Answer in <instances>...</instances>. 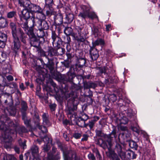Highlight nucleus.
<instances>
[{
    "label": "nucleus",
    "mask_w": 160,
    "mask_h": 160,
    "mask_svg": "<svg viewBox=\"0 0 160 160\" xmlns=\"http://www.w3.org/2000/svg\"><path fill=\"white\" fill-rule=\"evenodd\" d=\"M15 131L14 130L11 129H8L5 130L3 136L5 142L4 146L5 148L9 149L11 148L10 142L12 140V137Z\"/></svg>",
    "instance_id": "f257e3e1"
},
{
    "label": "nucleus",
    "mask_w": 160,
    "mask_h": 160,
    "mask_svg": "<svg viewBox=\"0 0 160 160\" xmlns=\"http://www.w3.org/2000/svg\"><path fill=\"white\" fill-rule=\"evenodd\" d=\"M0 102H4V103L9 106L13 104L12 96L10 93L6 92L0 94Z\"/></svg>",
    "instance_id": "f03ea898"
},
{
    "label": "nucleus",
    "mask_w": 160,
    "mask_h": 160,
    "mask_svg": "<svg viewBox=\"0 0 160 160\" xmlns=\"http://www.w3.org/2000/svg\"><path fill=\"white\" fill-rule=\"evenodd\" d=\"M75 29L78 32V35L76 37V40L78 42H84L87 39V33L84 28L79 27H76Z\"/></svg>",
    "instance_id": "7ed1b4c3"
},
{
    "label": "nucleus",
    "mask_w": 160,
    "mask_h": 160,
    "mask_svg": "<svg viewBox=\"0 0 160 160\" xmlns=\"http://www.w3.org/2000/svg\"><path fill=\"white\" fill-rule=\"evenodd\" d=\"M114 150L116 152L118 155L122 160H125L126 158V153L124 146L119 143H117Z\"/></svg>",
    "instance_id": "20e7f679"
},
{
    "label": "nucleus",
    "mask_w": 160,
    "mask_h": 160,
    "mask_svg": "<svg viewBox=\"0 0 160 160\" xmlns=\"http://www.w3.org/2000/svg\"><path fill=\"white\" fill-rule=\"evenodd\" d=\"M77 109V105H72L68 107L66 113L68 118H70L71 121L74 120L76 115L75 111Z\"/></svg>",
    "instance_id": "39448f33"
},
{
    "label": "nucleus",
    "mask_w": 160,
    "mask_h": 160,
    "mask_svg": "<svg viewBox=\"0 0 160 160\" xmlns=\"http://www.w3.org/2000/svg\"><path fill=\"white\" fill-rule=\"evenodd\" d=\"M8 122L9 123V125L10 127L11 128L12 130H14L15 131L14 134L15 133H18L19 134H21V132H28L27 130L24 127H22L19 128H18L16 127V125L14 124L13 122L9 120H8Z\"/></svg>",
    "instance_id": "423d86ee"
},
{
    "label": "nucleus",
    "mask_w": 160,
    "mask_h": 160,
    "mask_svg": "<svg viewBox=\"0 0 160 160\" xmlns=\"http://www.w3.org/2000/svg\"><path fill=\"white\" fill-rule=\"evenodd\" d=\"M31 18L32 25H30V27H35L38 29H42V21L38 18H35L34 16H32Z\"/></svg>",
    "instance_id": "0eeeda50"
},
{
    "label": "nucleus",
    "mask_w": 160,
    "mask_h": 160,
    "mask_svg": "<svg viewBox=\"0 0 160 160\" xmlns=\"http://www.w3.org/2000/svg\"><path fill=\"white\" fill-rule=\"evenodd\" d=\"M82 11L78 14V16L84 19L88 18V8L86 6L81 5L80 6Z\"/></svg>",
    "instance_id": "6e6552de"
},
{
    "label": "nucleus",
    "mask_w": 160,
    "mask_h": 160,
    "mask_svg": "<svg viewBox=\"0 0 160 160\" xmlns=\"http://www.w3.org/2000/svg\"><path fill=\"white\" fill-rule=\"evenodd\" d=\"M13 47L12 49L15 52H18L20 47V42L17 36L13 37Z\"/></svg>",
    "instance_id": "1a4fd4ad"
},
{
    "label": "nucleus",
    "mask_w": 160,
    "mask_h": 160,
    "mask_svg": "<svg viewBox=\"0 0 160 160\" xmlns=\"http://www.w3.org/2000/svg\"><path fill=\"white\" fill-rule=\"evenodd\" d=\"M31 12H41L43 11L42 9L38 5L30 3L28 8Z\"/></svg>",
    "instance_id": "9d476101"
},
{
    "label": "nucleus",
    "mask_w": 160,
    "mask_h": 160,
    "mask_svg": "<svg viewBox=\"0 0 160 160\" xmlns=\"http://www.w3.org/2000/svg\"><path fill=\"white\" fill-rule=\"evenodd\" d=\"M89 53L91 57L93 60H97L99 57L98 51L95 48L91 47L90 49L89 50Z\"/></svg>",
    "instance_id": "9b49d317"
},
{
    "label": "nucleus",
    "mask_w": 160,
    "mask_h": 160,
    "mask_svg": "<svg viewBox=\"0 0 160 160\" xmlns=\"http://www.w3.org/2000/svg\"><path fill=\"white\" fill-rule=\"evenodd\" d=\"M117 137L116 131L115 129H113L111 132L107 136V141L108 142L110 146H112V141L113 138H116Z\"/></svg>",
    "instance_id": "f8f14e48"
},
{
    "label": "nucleus",
    "mask_w": 160,
    "mask_h": 160,
    "mask_svg": "<svg viewBox=\"0 0 160 160\" xmlns=\"http://www.w3.org/2000/svg\"><path fill=\"white\" fill-rule=\"evenodd\" d=\"M17 37L20 38L21 41L24 43H26V36L21 28H19L17 31Z\"/></svg>",
    "instance_id": "ddd939ff"
},
{
    "label": "nucleus",
    "mask_w": 160,
    "mask_h": 160,
    "mask_svg": "<svg viewBox=\"0 0 160 160\" xmlns=\"http://www.w3.org/2000/svg\"><path fill=\"white\" fill-rule=\"evenodd\" d=\"M51 38L53 40L52 43L53 46L55 47H59L60 46L59 40H58V41H56L57 39L58 38V37L55 31H52Z\"/></svg>",
    "instance_id": "4468645a"
},
{
    "label": "nucleus",
    "mask_w": 160,
    "mask_h": 160,
    "mask_svg": "<svg viewBox=\"0 0 160 160\" xmlns=\"http://www.w3.org/2000/svg\"><path fill=\"white\" fill-rule=\"evenodd\" d=\"M29 39L30 43L31 46L37 48L40 45V42L36 36Z\"/></svg>",
    "instance_id": "2eb2a0df"
},
{
    "label": "nucleus",
    "mask_w": 160,
    "mask_h": 160,
    "mask_svg": "<svg viewBox=\"0 0 160 160\" xmlns=\"http://www.w3.org/2000/svg\"><path fill=\"white\" fill-rule=\"evenodd\" d=\"M28 8H25L21 12L22 13V17L24 18L25 20H29L30 18V11H29Z\"/></svg>",
    "instance_id": "dca6fc26"
},
{
    "label": "nucleus",
    "mask_w": 160,
    "mask_h": 160,
    "mask_svg": "<svg viewBox=\"0 0 160 160\" xmlns=\"http://www.w3.org/2000/svg\"><path fill=\"white\" fill-rule=\"evenodd\" d=\"M28 8H25L21 12L22 13V17L24 18L25 20H29L30 18V11H29Z\"/></svg>",
    "instance_id": "f3484780"
},
{
    "label": "nucleus",
    "mask_w": 160,
    "mask_h": 160,
    "mask_svg": "<svg viewBox=\"0 0 160 160\" xmlns=\"http://www.w3.org/2000/svg\"><path fill=\"white\" fill-rule=\"evenodd\" d=\"M86 60L84 58H79L77 60L76 65L78 68H82L85 65Z\"/></svg>",
    "instance_id": "a211bd4d"
},
{
    "label": "nucleus",
    "mask_w": 160,
    "mask_h": 160,
    "mask_svg": "<svg viewBox=\"0 0 160 160\" xmlns=\"http://www.w3.org/2000/svg\"><path fill=\"white\" fill-rule=\"evenodd\" d=\"M42 118L43 123L48 126H50L51 125V123L49 121L48 116L45 113L42 115Z\"/></svg>",
    "instance_id": "6ab92c4d"
},
{
    "label": "nucleus",
    "mask_w": 160,
    "mask_h": 160,
    "mask_svg": "<svg viewBox=\"0 0 160 160\" xmlns=\"http://www.w3.org/2000/svg\"><path fill=\"white\" fill-rule=\"evenodd\" d=\"M18 3L21 6L28 8L31 2L29 0H18Z\"/></svg>",
    "instance_id": "aec40b11"
},
{
    "label": "nucleus",
    "mask_w": 160,
    "mask_h": 160,
    "mask_svg": "<svg viewBox=\"0 0 160 160\" xmlns=\"http://www.w3.org/2000/svg\"><path fill=\"white\" fill-rule=\"evenodd\" d=\"M55 22L58 25L61 24L63 22V17L61 14H58L55 16L54 18Z\"/></svg>",
    "instance_id": "412c9836"
},
{
    "label": "nucleus",
    "mask_w": 160,
    "mask_h": 160,
    "mask_svg": "<svg viewBox=\"0 0 160 160\" xmlns=\"http://www.w3.org/2000/svg\"><path fill=\"white\" fill-rule=\"evenodd\" d=\"M10 27L12 30V37L17 36L16 26V24L13 22H11L10 23Z\"/></svg>",
    "instance_id": "4be33fe9"
},
{
    "label": "nucleus",
    "mask_w": 160,
    "mask_h": 160,
    "mask_svg": "<svg viewBox=\"0 0 160 160\" xmlns=\"http://www.w3.org/2000/svg\"><path fill=\"white\" fill-rule=\"evenodd\" d=\"M8 24L7 20L5 18L1 16L0 18V27L4 28L7 27Z\"/></svg>",
    "instance_id": "5701e85b"
},
{
    "label": "nucleus",
    "mask_w": 160,
    "mask_h": 160,
    "mask_svg": "<svg viewBox=\"0 0 160 160\" xmlns=\"http://www.w3.org/2000/svg\"><path fill=\"white\" fill-rule=\"evenodd\" d=\"M97 86V85L94 82H84V88L86 89L90 88H94Z\"/></svg>",
    "instance_id": "b1692460"
},
{
    "label": "nucleus",
    "mask_w": 160,
    "mask_h": 160,
    "mask_svg": "<svg viewBox=\"0 0 160 160\" xmlns=\"http://www.w3.org/2000/svg\"><path fill=\"white\" fill-rule=\"evenodd\" d=\"M37 48V52L38 56L40 57L45 56L47 58V57L46 52L40 47H38Z\"/></svg>",
    "instance_id": "393cba45"
},
{
    "label": "nucleus",
    "mask_w": 160,
    "mask_h": 160,
    "mask_svg": "<svg viewBox=\"0 0 160 160\" xmlns=\"http://www.w3.org/2000/svg\"><path fill=\"white\" fill-rule=\"evenodd\" d=\"M3 160H17V159L13 155L6 154L3 155Z\"/></svg>",
    "instance_id": "a878e982"
},
{
    "label": "nucleus",
    "mask_w": 160,
    "mask_h": 160,
    "mask_svg": "<svg viewBox=\"0 0 160 160\" xmlns=\"http://www.w3.org/2000/svg\"><path fill=\"white\" fill-rule=\"evenodd\" d=\"M32 153L33 156L35 158L37 156L38 153V148L36 146H33L31 148Z\"/></svg>",
    "instance_id": "bb28decb"
},
{
    "label": "nucleus",
    "mask_w": 160,
    "mask_h": 160,
    "mask_svg": "<svg viewBox=\"0 0 160 160\" xmlns=\"http://www.w3.org/2000/svg\"><path fill=\"white\" fill-rule=\"evenodd\" d=\"M74 18V16L73 14L70 13L67 14L66 17L67 23H71L73 21Z\"/></svg>",
    "instance_id": "cd10ccee"
},
{
    "label": "nucleus",
    "mask_w": 160,
    "mask_h": 160,
    "mask_svg": "<svg viewBox=\"0 0 160 160\" xmlns=\"http://www.w3.org/2000/svg\"><path fill=\"white\" fill-rule=\"evenodd\" d=\"M104 44L103 40L101 39H98L92 42V47H95L99 45H103Z\"/></svg>",
    "instance_id": "c85d7f7f"
},
{
    "label": "nucleus",
    "mask_w": 160,
    "mask_h": 160,
    "mask_svg": "<svg viewBox=\"0 0 160 160\" xmlns=\"http://www.w3.org/2000/svg\"><path fill=\"white\" fill-rule=\"evenodd\" d=\"M48 54L47 57H52L54 55L56 54V51L52 48L51 47H49L48 50Z\"/></svg>",
    "instance_id": "c756f323"
},
{
    "label": "nucleus",
    "mask_w": 160,
    "mask_h": 160,
    "mask_svg": "<svg viewBox=\"0 0 160 160\" xmlns=\"http://www.w3.org/2000/svg\"><path fill=\"white\" fill-rule=\"evenodd\" d=\"M48 60V63L45 64L46 67L48 68L50 71L51 72L53 71L54 68L53 66L54 64V63L50 61V59L48 58H47Z\"/></svg>",
    "instance_id": "7c9ffc66"
},
{
    "label": "nucleus",
    "mask_w": 160,
    "mask_h": 160,
    "mask_svg": "<svg viewBox=\"0 0 160 160\" xmlns=\"http://www.w3.org/2000/svg\"><path fill=\"white\" fill-rule=\"evenodd\" d=\"M107 142H108L106 141L102 140V142L100 144V147H102L103 149H106L107 148H108L109 150H110L112 146H110L109 145L107 144Z\"/></svg>",
    "instance_id": "2f4dec72"
},
{
    "label": "nucleus",
    "mask_w": 160,
    "mask_h": 160,
    "mask_svg": "<svg viewBox=\"0 0 160 160\" xmlns=\"http://www.w3.org/2000/svg\"><path fill=\"white\" fill-rule=\"evenodd\" d=\"M33 27H30L26 30V32L29 37V38L35 36L33 33Z\"/></svg>",
    "instance_id": "473e14b6"
},
{
    "label": "nucleus",
    "mask_w": 160,
    "mask_h": 160,
    "mask_svg": "<svg viewBox=\"0 0 160 160\" xmlns=\"http://www.w3.org/2000/svg\"><path fill=\"white\" fill-rule=\"evenodd\" d=\"M2 117L0 118V129L4 131V132H5V130L8 129H11L10 127L7 128L6 127L5 123L2 120Z\"/></svg>",
    "instance_id": "72a5a7b5"
},
{
    "label": "nucleus",
    "mask_w": 160,
    "mask_h": 160,
    "mask_svg": "<svg viewBox=\"0 0 160 160\" xmlns=\"http://www.w3.org/2000/svg\"><path fill=\"white\" fill-rule=\"evenodd\" d=\"M43 30L42 29H38L37 30V34L39 38L44 39V37L45 36V34Z\"/></svg>",
    "instance_id": "f704fd0d"
},
{
    "label": "nucleus",
    "mask_w": 160,
    "mask_h": 160,
    "mask_svg": "<svg viewBox=\"0 0 160 160\" xmlns=\"http://www.w3.org/2000/svg\"><path fill=\"white\" fill-rule=\"evenodd\" d=\"M73 32L72 29L70 27H66L64 30V32L66 35H70Z\"/></svg>",
    "instance_id": "c9c22d12"
},
{
    "label": "nucleus",
    "mask_w": 160,
    "mask_h": 160,
    "mask_svg": "<svg viewBox=\"0 0 160 160\" xmlns=\"http://www.w3.org/2000/svg\"><path fill=\"white\" fill-rule=\"evenodd\" d=\"M85 122L81 119V118H78L77 122V124L80 127L85 128L86 124H85Z\"/></svg>",
    "instance_id": "e433bc0d"
},
{
    "label": "nucleus",
    "mask_w": 160,
    "mask_h": 160,
    "mask_svg": "<svg viewBox=\"0 0 160 160\" xmlns=\"http://www.w3.org/2000/svg\"><path fill=\"white\" fill-rule=\"evenodd\" d=\"M89 11L90 10L89 9L88 18L92 20L95 18H97L98 19L97 16L96 15L94 12H90Z\"/></svg>",
    "instance_id": "4c0bfd02"
},
{
    "label": "nucleus",
    "mask_w": 160,
    "mask_h": 160,
    "mask_svg": "<svg viewBox=\"0 0 160 160\" xmlns=\"http://www.w3.org/2000/svg\"><path fill=\"white\" fill-rule=\"evenodd\" d=\"M127 116L129 119L133 118V113L132 110L131 109H128L126 111Z\"/></svg>",
    "instance_id": "58836bf2"
},
{
    "label": "nucleus",
    "mask_w": 160,
    "mask_h": 160,
    "mask_svg": "<svg viewBox=\"0 0 160 160\" xmlns=\"http://www.w3.org/2000/svg\"><path fill=\"white\" fill-rule=\"evenodd\" d=\"M28 22H31V18L29 20H26L25 22L21 24L22 27L24 29L25 31L29 28L28 25Z\"/></svg>",
    "instance_id": "ea45409f"
},
{
    "label": "nucleus",
    "mask_w": 160,
    "mask_h": 160,
    "mask_svg": "<svg viewBox=\"0 0 160 160\" xmlns=\"http://www.w3.org/2000/svg\"><path fill=\"white\" fill-rule=\"evenodd\" d=\"M129 120L126 117L123 116L120 119V123L121 124H126L128 123Z\"/></svg>",
    "instance_id": "a19ab883"
},
{
    "label": "nucleus",
    "mask_w": 160,
    "mask_h": 160,
    "mask_svg": "<svg viewBox=\"0 0 160 160\" xmlns=\"http://www.w3.org/2000/svg\"><path fill=\"white\" fill-rule=\"evenodd\" d=\"M99 71L101 73H108L109 72L108 67L107 66H104L103 68H101L99 69Z\"/></svg>",
    "instance_id": "79ce46f5"
},
{
    "label": "nucleus",
    "mask_w": 160,
    "mask_h": 160,
    "mask_svg": "<svg viewBox=\"0 0 160 160\" xmlns=\"http://www.w3.org/2000/svg\"><path fill=\"white\" fill-rule=\"evenodd\" d=\"M21 105L22 106V112H25L28 108V106L27 103L25 101H22L21 102Z\"/></svg>",
    "instance_id": "37998d69"
},
{
    "label": "nucleus",
    "mask_w": 160,
    "mask_h": 160,
    "mask_svg": "<svg viewBox=\"0 0 160 160\" xmlns=\"http://www.w3.org/2000/svg\"><path fill=\"white\" fill-rule=\"evenodd\" d=\"M16 15V12L13 11L7 13V16L8 18H11L15 17Z\"/></svg>",
    "instance_id": "c03bdc74"
},
{
    "label": "nucleus",
    "mask_w": 160,
    "mask_h": 160,
    "mask_svg": "<svg viewBox=\"0 0 160 160\" xmlns=\"http://www.w3.org/2000/svg\"><path fill=\"white\" fill-rule=\"evenodd\" d=\"M60 47H57L58 48L57 50V54L58 55H62L64 53L65 49L62 48H60Z\"/></svg>",
    "instance_id": "a18cd8bd"
},
{
    "label": "nucleus",
    "mask_w": 160,
    "mask_h": 160,
    "mask_svg": "<svg viewBox=\"0 0 160 160\" xmlns=\"http://www.w3.org/2000/svg\"><path fill=\"white\" fill-rule=\"evenodd\" d=\"M6 86L9 87L10 88H16L18 87L17 84L14 82L10 83H7L5 84Z\"/></svg>",
    "instance_id": "49530a36"
},
{
    "label": "nucleus",
    "mask_w": 160,
    "mask_h": 160,
    "mask_svg": "<svg viewBox=\"0 0 160 160\" xmlns=\"http://www.w3.org/2000/svg\"><path fill=\"white\" fill-rule=\"evenodd\" d=\"M37 127L43 133H46L48 132L47 128L44 126H40L39 124H37Z\"/></svg>",
    "instance_id": "de8ad7c7"
},
{
    "label": "nucleus",
    "mask_w": 160,
    "mask_h": 160,
    "mask_svg": "<svg viewBox=\"0 0 160 160\" xmlns=\"http://www.w3.org/2000/svg\"><path fill=\"white\" fill-rule=\"evenodd\" d=\"M129 145L131 148H134L135 149H137L138 147L137 143L133 141H130L129 142Z\"/></svg>",
    "instance_id": "09e8293b"
},
{
    "label": "nucleus",
    "mask_w": 160,
    "mask_h": 160,
    "mask_svg": "<svg viewBox=\"0 0 160 160\" xmlns=\"http://www.w3.org/2000/svg\"><path fill=\"white\" fill-rule=\"evenodd\" d=\"M7 36L6 34L0 32V40L7 41Z\"/></svg>",
    "instance_id": "8fccbe9b"
},
{
    "label": "nucleus",
    "mask_w": 160,
    "mask_h": 160,
    "mask_svg": "<svg viewBox=\"0 0 160 160\" xmlns=\"http://www.w3.org/2000/svg\"><path fill=\"white\" fill-rule=\"evenodd\" d=\"M7 56L5 53H2L1 55L0 56V63L3 62L5 61L6 58Z\"/></svg>",
    "instance_id": "3c124183"
},
{
    "label": "nucleus",
    "mask_w": 160,
    "mask_h": 160,
    "mask_svg": "<svg viewBox=\"0 0 160 160\" xmlns=\"http://www.w3.org/2000/svg\"><path fill=\"white\" fill-rule=\"evenodd\" d=\"M42 29L44 30H47L49 28V25L48 22L45 21H42Z\"/></svg>",
    "instance_id": "603ef678"
},
{
    "label": "nucleus",
    "mask_w": 160,
    "mask_h": 160,
    "mask_svg": "<svg viewBox=\"0 0 160 160\" xmlns=\"http://www.w3.org/2000/svg\"><path fill=\"white\" fill-rule=\"evenodd\" d=\"M95 124L91 120L89 121L88 123L86 124L85 128H87L88 126L90 128V129L91 130L94 126Z\"/></svg>",
    "instance_id": "864d4df0"
},
{
    "label": "nucleus",
    "mask_w": 160,
    "mask_h": 160,
    "mask_svg": "<svg viewBox=\"0 0 160 160\" xmlns=\"http://www.w3.org/2000/svg\"><path fill=\"white\" fill-rule=\"evenodd\" d=\"M109 99L110 100L113 102H115L117 99V96L114 94H112L110 96Z\"/></svg>",
    "instance_id": "5fc2aeb1"
},
{
    "label": "nucleus",
    "mask_w": 160,
    "mask_h": 160,
    "mask_svg": "<svg viewBox=\"0 0 160 160\" xmlns=\"http://www.w3.org/2000/svg\"><path fill=\"white\" fill-rule=\"evenodd\" d=\"M95 132L97 136L101 137L105 136L104 133L101 130H96Z\"/></svg>",
    "instance_id": "6e6d98bb"
},
{
    "label": "nucleus",
    "mask_w": 160,
    "mask_h": 160,
    "mask_svg": "<svg viewBox=\"0 0 160 160\" xmlns=\"http://www.w3.org/2000/svg\"><path fill=\"white\" fill-rule=\"evenodd\" d=\"M57 105L55 103L50 104L49 106L52 112L54 111L56 109Z\"/></svg>",
    "instance_id": "4d7b16f0"
},
{
    "label": "nucleus",
    "mask_w": 160,
    "mask_h": 160,
    "mask_svg": "<svg viewBox=\"0 0 160 160\" xmlns=\"http://www.w3.org/2000/svg\"><path fill=\"white\" fill-rule=\"evenodd\" d=\"M111 157L113 160H119V158L116 153H112L111 155Z\"/></svg>",
    "instance_id": "13d9d810"
},
{
    "label": "nucleus",
    "mask_w": 160,
    "mask_h": 160,
    "mask_svg": "<svg viewBox=\"0 0 160 160\" xmlns=\"http://www.w3.org/2000/svg\"><path fill=\"white\" fill-rule=\"evenodd\" d=\"M53 0H45V4L48 6H51L53 3Z\"/></svg>",
    "instance_id": "bf43d9fd"
},
{
    "label": "nucleus",
    "mask_w": 160,
    "mask_h": 160,
    "mask_svg": "<svg viewBox=\"0 0 160 160\" xmlns=\"http://www.w3.org/2000/svg\"><path fill=\"white\" fill-rule=\"evenodd\" d=\"M43 11L41 12L38 13L40 15L41 17L39 18V19H41L42 21H44V20L46 19V16L42 12Z\"/></svg>",
    "instance_id": "052dcab7"
},
{
    "label": "nucleus",
    "mask_w": 160,
    "mask_h": 160,
    "mask_svg": "<svg viewBox=\"0 0 160 160\" xmlns=\"http://www.w3.org/2000/svg\"><path fill=\"white\" fill-rule=\"evenodd\" d=\"M79 118H81V119L85 122L88 118V116L86 114H83L82 115V117H79Z\"/></svg>",
    "instance_id": "680f3d73"
},
{
    "label": "nucleus",
    "mask_w": 160,
    "mask_h": 160,
    "mask_svg": "<svg viewBox=\"0 0 160 160\" xmlns=\"http://www.w3.org/2000/svg\"><path fill=\"white\" fill-rule=\"evenodd\" d=\"M50 149L49 147L47 144H44L43 147V149L44 152H48Z\"/></svg>",
    "instance_id": "e2e57ef3"
},
{
    "label": "nucleus",
    "mask_w": 160,
    "mask_h": 160,
    "mask_svg": "<svg viewBox=\"0 0 160 160\" xmlns=\"http://www.w3.org/2000/svg\"><path fill=\"white\" fill-rule=\"evenodd\" d=\"M64 160H72V158L69 156V155L67 154H64Z\"/></svg>",
    "instance_id": "0e129e2a"
},
{
    "label": "nucleus",
    "mask_w": 160,
    "mask_h": 160,
    "mask_svg": "<svg viewBox=\"0 0 160 160\" xmlns=\"http://www.w3.org/2000/svg\"><path fill=\"white\" fill-rule=\"evenodd\" d=\"M69 35H66V38H64V42L67 43H69L71 41V38Z\"/></svg>",
    "instance_id": "69168bd1"
},
{
    "label": "nucleus",
    "mask_w": 160,
    "mask_h": 160,
    "mask_svg": "<svg viewBox=\"0 0 160 160\" xmlns=\"http://www.w3.org/2000/svg\"><path fill=\"white\" fill-rule=\"evenodd\" d=\"M81 136V134L78 133H75L73 134V137L77 139L79 138Z\"/></svg>",
    "instance_id": "338daca9"
},
{
    "label": "nucleus",
    "mask_w": 160,
    "mask_h": 160,
    "mask_svg": "<svg viewBox=\"0 0 160 160\" xmlns=\"http://www.w3.org/2000/svg\"><path fill=\"white\" fill-rule=\"evenodd\" d=\"M88 157L89 159L91 160H96V158L94 155L92 153H89L88 155Z\"/></svg>",
    "instance_id": "774afa93"
}]
</instances>
